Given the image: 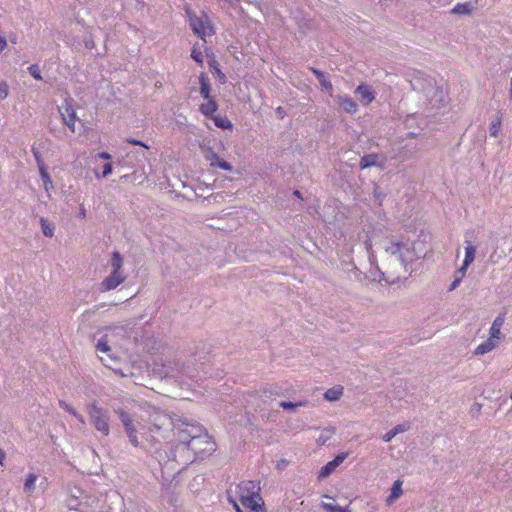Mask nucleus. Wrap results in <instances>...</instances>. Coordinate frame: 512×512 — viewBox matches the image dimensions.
Wrapping results in <instances>:
<instances>
[{"label": "nucleus", "instance_id": "1", "mask_svg": "<svg viewBox=\"0 0 512 512\" xmlns=\"http://www.w3.org/2000/svg\"><path fill=\"white\" fill-rule=\"evenodd\" d=\"M162 418V425L167 422L178 441L175 445L171 444L169 450H162L156 444L151 445L150 452L158 462L163 477L174 476L198 457L202 458L215 450V442L201 425L182 418L172 419L166 415Z\"/></svg>", "mask_w": 512, "mask_h": 512}, {"label": "nucleus", "instance_id": "2", "mask_svg": "<svg viewBox=\"0 0 512 512\" xmlns=\"http://www.w3.org/2000/svg\"><path fill=\"white\" fill-rule=\"evenodd\" d=\"M256 486L253 481L241 482L236 487V496L234 497L230 491H227V500L234 507L236 512H244L242 507L247 509V512H256Z\"/></svg>", "mask_w": 512, "mask_h": 512}, {"label": "nucleus", "instance_id": "3", "mask_svg": "<svg viewBox=\"0 0 512 512\" xmlns=\"http://www.w3.org/2000/svg\"><path fill=\"white\" fill-rule=\"evenodd\" d=\"M410 83L413 90L423 93L431 105L435 106L444 101L443 91L435 87L431 80L415 77Z\"/></svg>", "mask_w": 512, "mask_h": 512}, {"label": "nucleus", "instance_id": "4", "mask_svg": "<svg viewBox=\"0 0 512 512\" xmlns=\"http://www.w3.org/2000/svg\"><path fill=\"white\" fill-rule=\"evenodd\" d=\"M87 413L94 428L103 436L110 434V418L108 412L96 402L87 405Z\"/></svg>", "mask_w": 512, "mask_h": 512}, {"label": "nucleus", "instance_id": "5", "mask_svg": "<svg viewBox=\"0 0 512 512\" xmlns=\"http://www.w3.org/2000/svg\"><path fill=\"white\" fill-rule=\"evenodd\" d=\"M186 13L192 31L204 42H206V37L214 34V30L209 17L205 13H202L200 16H198L190 9H187Z\"/></svg>", "mask_w": 512, "mask_h": 512}, {"label": "nucleus", "instance_id": "6", "mask_svg": "<svg viewBox=\"0 0 512 512\" xmlns=\"http://www.w3.org/2000/svg\"><path fill=\"white\" fill-rule=\"evenodd\" d=\"M114 412L118 415L130 444L134 447H140L137 429L131 415L122 408H117Z\"/></svg>", "mask_w": 512, "mask_h": 512}, {"label": "nucleus", "instance_id": "7", "mask_svg": "<svg viewBox=\"0 0 512 512\" xmlns=\"http://www.w3.org/2000/svg\"><path fill=\"white\" fill-rule=\"evenodd\" d=\"M386 252L395 257V260L399 261L404 267L409 261H412L411 251L407 243L393 242L386 247Z\"/></svg>", "mask_w": 512, "mask_h": 512}, {"label": "nucleus", "instance_id": "8", "mask_svg": "<svg viewBox=\"0 0 512 512\" xmlns=\"http://www.w3.org/2000/svg\"><path fill=\"white\" fill-rule=\"evenodd\" d=\"M59 113L65 125L72 131L75 132V123L77 116L73 108V99L67 97L64 99V103L58 108Z\"/></svg>", "mask_w": 512, "mask_h": 512}, {"label": "nucleus", "instance_id": "9", "mask_svg": "<svg viewBox=\"0 0 512 512\" xmlns=\"http://www.w3.org/2000/svg\"><path fill=\"white\" fill-rule=\"evenodd\" d=\"M348 454L346 452H341L337 454L333 460L327 462L318 472V479L323 480L329 477L335 469L343 463V461L347 458Z\"/></svg>", "mask_w": 512, "mask_h": 512}, {"label": "nucleus", "instance_id": "10", "mask_svg": "<svg viewBox=\"0 0 512 512\" xmlns=\"http://www.w3.org/2000/svg\"><path fill=\"white\" fill-rule=\"evenodd\" d=\"M161 429H162L161 425L155 424L154 430H152V432H154L155 435H150L149 437L146 438V442L148 443V445L145 446V449L149 453H151L150 448H151L152 444H156L157 447L161 448L162 450H169V447L171 444L175 445L178 443V441H176L177 437L173 435V438L169 442H167L164 447H162V445L160 444V441L158 439V437L161 436ZM162 438H165V435H162Z\"/></svg>", "mask_w": 512, "mask_h": 512}, {"label": "nucleus", "instance_id": "11", "mask_svg": "<svg viewBox=\"0 0 512 512\" xmlns=\"http://www.w3.org/2000/svg\"><path fill=\"white\" fill-rule=\"evenodd\" d=\"M86 498L84 491L74 486L70 489L68 497L66 499V504L69 509H78V507L82 506L85 502L83 501Z\"/></svg>", "mask_w": 512, "mask_h": 512}, {"label": "nucleus", "instance_id": "12", "mask_svg": "<svg viewBox=\"0 0 512 512\" xmlns=\"http://www.w3.org/2000/svg\"><path fill=\"white\" fill-rule=\"evenodd\" d=\"M125 280V276L120 271H113L101 282V291H110L118 287Z\"/></svg>", "mask_w": 512, "mask_h": 512}, {"label": "nucleus", "instance_id": "13", "mask_svg": "<svg viewBox=\"0 0 512 512\" xmlns=\"http://www.w3.org/2000/svg\"><path fill=\"white\" fill-rule=\"evenodd\" d=\"M385 158L378 153H370L365 154L361 157L359 161V168L361 170L368 169L371 167H381L383 166Z\"/></svg>", "mask_w": 512, "mask_h": 512}, {"label": "nucleus", "instance_id": "14", "mask_svg": "<svg viewBox=\"0 0 512 512\" xmlns=\"http://www.w3.org/2000/svg\"><path fill=\"white\" fill-rule=\"evenodd\" d=\"M355 94L359 96L363 105H369L375 99V93L371 87L365 83L360 84L355 89Z\"/></svg>", "mask_w": 512, "mask_h": 512}, {"label": "nucleus", "instance_id": "15", "mask_svg": "<svg viewBox=\"0 0 512 512\" xmlns=\"http://www.w3.org/2000/svg\"><path fill=\"white\" fill-rule=\"evenodd\" d=\"M337 103L339 106L349 114H355L358 110V105L356 101L348 96V95H337L336 97Z\"/></svg>", "mask_w": 512, "mask_h": 512}, {"label": "nucleus", "instance_id": "16", "mask_svg": "<svg viewBox=\"0 0 512 512\" xmlns=\"http://www.w3.org/2000/svg\"><path fill=\"white\" fill-rule=\"evenodd\" d=\"M310 70L313 73V75L317 78L321 88L324 91L328 92L330 96H333V85L331 81L328 79L326 73L314 67H311Z\"/></svg>", "mask_w": 512, "mask_h": 512}, {"label": "nucleus", "instance_id": "17", "mask_svg": "<svg viewBox=\"0 0 512 512\" xmlns=\"http://www.w3.org/2000/svg\"><path fill=\"white\" fill-rule=\"evenodd\" d=\"M476 4L477 0H474L473 2L458 3L453 7L451 13L457 15H471Z\"/></svg>", "mask_w": 512, "mask_h": 512}, {"label": "nucleus", "instance_id": "18", "mask_svg": "<svg viewBox=\"0 0 512 512\" xmlns=\"http://www.w3.org/2000/svg\"><path fill=\"white\" fill-rule=\"evenodd\" d=\"M207 102L200 105V112L205 116H212L217 111V103L212 98H206Z\"/></svg>", "mask_w": 512, "mask_h": 512}, {"label": "nucleus", "instance_id": "19", "mask_svg": "<svg viewBox=\"0 0 512 512\" xmlns=\"http://www.w3.org/2000/svg\"><path fill=\"white\" fill-rule=\"evenodd\" d=\"M465 238V242L468 245L465 247V258L463 262H465V266H470L475 259L476 248L471 244V241L468 240V233H466Z\"/></svg>", "mask_w": 512, "mask_h": 512}, {"label": "nucleus", "instance_id": "20", "mask_svg": "<svg viewBox=\"0 0 512 512\" xmlns=\"http://www.w3.org/2000/svg\"><path fill=\"white\" fill-rule=\"evenodd\" d=\"M504 323V316L499 315L495 318V320L492 323V326L490 328V337L493 339H500L501 338V327Z\"/></svg>", "mask_w": 512, "mask_h": 512}, {"label": "nucleus", "instance_id": "21", "mask_svg": "<svg viewBox=\"0 0 512 512\" xmlns=\"http://www.w3.org/2000/svg\"><path fill=\"white\" fill-rule=\"evenodd\" d=\"M199 83H200V94H201V96L204 99L211 97L210 96L211 87H210L209 79H208V77L206 76L205 73H201L200 74V76H199Z\"/></svg>", "mask_w": 512, "mask_h": 512}, {"label": "nucleus", "instance_id": "22", "mask_svg": "<svg viewBox=\"0 0 512 512\" xmlns=\"http://www.w3.org/2000/svg\"><path fill=\"white\" fill-rule=\"evenodd\" d=\"M409 428L407 424H398L395 427H393L391 430L386 432L382 439L384 442H390L397 434L402 433L406 431Z\"/></svg>", "mask_w": 512, "mask_h": 512}, {"label": "nucleus", "instance_id": "23", "mask_svg": "<svg viewBox=\"0 0 512 512\" xmlns=\"http://www.w3.org/2000/svg\"><path fill=\"white\" fill-rule=\"evenodd\" d=\"M207 159L210 160L212 166H216L227 171H230L232 169V166L228 162L224 161L213 152L211 153L210 156L207 157Z\"/></svg>", "mask_w": 512, "mask_h": 512}, {"label": "nucleus", "instance_id": "24", "mask_svg": "<svg viewBox=\"0 0 512 512\" xmlns=\"http://www.w3.org/2000/svg\"><path fill=\"white\" fill-rule=\"evenodd\" d=\"M343 394L342 386H334L324 393V399L330 402L337 401Z\"/></svg>", "mask_w": 512, "mask_h": 512}, {"label": "nucleus", "instance_id": "25", "mask_svg": "<svg viewBox=\"0 0 512 512\" xmlns=\"http://www.w3.org/2000/svg\"><path fill=\"white\" fill-rule=\"evenodd\" d=\"M402 481L396 480L390 489V494L387 498V502L391 503L397 500L402 495Z\"/></svg>", "mask_w": 512, "mask_h": 512}, {"label": "nucleus", "instance_id": "26", "mask_svg": "<svg viewBox=\"0 0 512 512\" xmlns=\"http://www.w3.org/2000/svg\"><path fill=\"white\" fill-rule=\"evenodd\" d=\"M495 347L496 343L494 342L493 338L490 337L489 339L478 345L474 353L476 355H483L490 352Z\"/></svg>", "mask_w": 512, "mask_h": 512}, {"label": "nucleus", "instance_id": "27", "mask_svg": "<svg viewBox=\"0 0 512 512\" xmlns=\"http://www.w3.org/2000/svg\"><path fill=\"white\" fill-rule=\"evenodd\" d=\"M59 406L65 410L66 412H68L69 414H71L73 417H75L82 426H85L86 422H85V419L84 417L78 413L71 405L67 404L65 401L63 400H60L59 401Z\"/></svg>", "mask_w": 512, "mask_h": 512}, {"label": "nucleus", "instance_id": "28", "mask_svg": "<svg viewBox=\"0 0 512 512\" xmlns=\"http://www.w3.org/2000/svg\"><path fill=\"white\" fill-rule=\"evenodd\" d=\"M36 480H37V475L34 473H30L27 476V478L24 482V486H23V490L25 493L31 494L34 492Z\"/></svg>", "mask_w": 512, "mask_h": 512}, {"label": "nucleus", "instance_id": "29", "mask_svg": "<svg viewBox=\"0 0 512 512\" xmlns=\"http://www.w3.org/2000/svg\"><path fill=\"white\" fill-rule=\"evenodd\" d=\"M39 173H40L41 179H42L43 184H44V189L48 193V196L50 197V193L49 192H50L51 189H53V183H52L51 177L48 174L46 168L40 170Z\"/></svg>", "mask_w": 512, "mask_h": 512}, {"label": "nucleus", "instance_id": "30", "mask_svg": "<svg viewBox=\"0 0 512 512\" xmlns=\"http://www.w3.org/2000/svg\"><path fill=\"white\" fill-rule=\"evenodd\" d=\"M307 403H308L307 401H299V402L281 401L279 403V407H281L287 411H294L298 407L306 406Z\"/></svg>", "mask_w": 512, "mask_h": 512}, {"label": "nucleus", "instance_id": "31", "mask_svg": "<svg viewBox=\"0 0 512 512\" xmlns=\"http://www.w3.org/2000/svg\"><path fill=\"white\" fill-rule=\"evenodd\" d=\"M42 233L46 237H52L54 235V226L45 218L40 219Z\"/></svg>", "mask_w": 512, "mask_h": 512}, {"label": "nucleus", "instance_id": "32", "mask_svg": "<svg viewBox=\"0 0 512 512\" xmlns=\"http://www.w3.org/2000/svg\"><path fill=\"white\" fill-rule=\"evenodd\" d=\"M501 121H502V118H501V116H498V115L491 121L490 128H489L491 137L498 136V132H499V129L501 126Z\"/></svg>", "mask_w": 512, "mask_h": 512}, {"label": "nucleus", "instance_id": "33", "mask_svg": "<svg viewBox=\"0 0 512 512\" xmlns=\"http://www.w3.org/2000/svg\"><path fill=\"white\" fill-rule=\"evenodd\" d=\"M373 195L375 201L378 203V205L381 206L386 197V193L381 189V187L377 183H374Z\"/></svg>", "mask_w": 512, "mask_h": 512}, {"label": "nucleus", "instance_id": "34", "mask_svg": "<svg viewBox=\"0 0 512 512\" xmlns=\"http://www.w3.org/2000/svg\"><path fill=\"white\" fill-rule=\"evenodd\" d=\"M123 264L122 257L119 252H113L111 266L113 271H120Z\"/></svg>", "mask_w": 512, "mask_h": 512}, {"label": "nucleus", "instance_id": "35", "mask_svg": "<svg viewBox=\"0 0 512 512\" xmlns=\"http://www.w3.org/2000/svg\"><path fill=\"white\" fill-rule=\"evenodd\" d=\"M214 124L222 129L232 128L231 122L226 117L215 116L213 117Z\"/></svg>", "mask_w": 512, "mask_h": 512}, {"label": "nucleus", "instance_id": "36", "mask_svg": "<svg viewBox=\"0 0 512 512\" xmlns=\"http://www.w3.org/2000/svg\"><path fill=\"white\" fill-rule=\"evenodd\" d=\"M113 171V166L110 162H107L103 165L102 167V173H99L97 170L94 171V174H95V177L96 178H106L108 177Z\"/></svg>", "mask_w": 512, "mask_h": 512}, {"label": "nucleus", "instance_id": "37", "mask_svg": "<svg viewBox=\"0 0 512 512\" xmlns=\"http://www.w3.org/2000/svg\"><path fill=\"white\" fill-rule=\"evenodd\" d=\"M96 349L102 353H108L110 351V347L108 345V340L106 336L101 337L97 341Z\"/></svg>", "mask_w": 512, "mask_h": 512}, {"label": "nucleus", "instance_id": "38", "mask_svg": "<svg viewBox=\"0 0 512 512\" xmlns=\"http://www.w3.org/2000/svg\"><path fill=\"white\" fill-rule=\"evenodd\" d=\"M179 373L181 374V376H179L178 374H174L173 371L171 370H167L166 372V375L167 376H171V377H175V378H181L182 376H187V377H190V378H193L195 377L194 375H192L189 371V368L188 367H184L182 366L181 370L179 371Z\"/></svg>", "mask_w": 512, "mask_h": 512}, {"label": "nucleus", "instance_id": "39", "mask_svg": "<svg viewBox=\"0 0 512 512\" xmlns=\"http://www.w3.org/2000/svg\"><path fill=\"white\" fill-rule=\"evenodd\" d=\"M31 151H32L33 156H34V158L36 160V163H37L39 171L42 170V169H45L46 166H45V163H44V161H43V159L41 157V154H40L39 150L37 148H35V147H32Z\"/></svg>", "mask_w": 512, "mask_h": 512}, {"label": "nucleus", "instance_id": "40", "mask_svg": "<svg viewBox=\"0 0 512 512\" xmlns=\"http://www.w3.org/2000/svg\"><path fill=\"white\" fill-rule=\"evenodd\" d=\"M191 58L199 65H203L202 53L196 46H194L191 51Z\"/></svg>", "mask_w": 512, "mask_h": 512}, {"label": "nucleus", "instance_id": "41", "mask_svg": "<svg viewBox=\"0 0 512 512\" xmlns=\"http://www.w3.org/2000/svg\"><path fill=\"white\" fill-rule=\"evenodd\" d=\"M28 71L30 73V75L36 79V80H41L42 79V76H41V73H40V69H39V66L37 64H32L28 67Z\"/></svg>", "mask_w": 512, "mask_h": 512}, {"label": "nucleus", "instance_id": "42", "mask_svg": "<svg viewBox=\"0 0 512 512\" xmlns=\"http://www.w3.org/2000/svg\"><path fill=\"white\" fill-rule=\"evenodd\" d=\"M8 93H9V89H8V85L6 82H1L0 83V99H5L7 98L8 96Z\"/></svg>", "mask_w": 512, "mask_h": 512}, {"label": "nucleus", "instance_id": "43", "mask_svg": "<svg viewBox=\"0 0 512 512\" xmlns=\"http://www.w3.org/2000/svg\"><path fill=\"white\" fill-rule=\"evenodd\" d=\"M258 485H260V481H258ZM260 490H261V488H260V486H258V504H257L258 512H265L264 501L260 496Z\"/></svg>", "mask_w": 512, "mask_h": 512}, {"label": "nucleus", "instance_id": "44", "mask_svg": "<svg viewBox=\"0 0 512 512\" xmlns=\"http://www.w3.org/2000/svg\"><path fill=\"white\" fill-rule=\"evenodd\" d=\"M126 142L129 143V144H132V145L141 146V147H143L145 149H149V146H147L144 142H142L140 140H136L134 138H127Z\"/></svg>", "mask_w": 512, "mask_h": 512}, {"label": "nucleus", "instance_id": "45", "mask_svg": "<svg viewBox=\"0 0 512 512\" xmlns=\"http://www.w3.org/2000/svg\"><path fill=\"white\" fill-rule=\"evenodd\" d=\"M468 267L469 266H465V262H463L462 266L456 270L455 276L462 279L465 276Z\"/></svg>", "mask_w": 512, "mask_h": 512}, {"label": "nucleus", "instance_id": "46", "mask_svg": "<svg viewBox=\"0 0 512 512\" xmlns=\"http://www.w3.org/2000/svg\"><path fill=\"white\" fill-rule=\"evenodd\" d=\"M214 63H215V61H214V60H212V62L210 63V67H211V68H213L214 73H215V74H217V76H218L221 80H224V79H225V75L222 73V71H221L218 67L214 66Z\"/></svg>", "mask_w": 512, "mask_h": 512}, {"label": "nucleus", "instance_id": "47", "mask_svg": "<svg viewBox=\"0 0 512 512\" xmlns=\"http://www.w3.org/2000/svg\"><path fill=\"white\" fill-rule=\"evenodd\" d=\"M481 408H482V405L479 404V403H474L471 410H470V413L473 417H475L476 415H478L481 411Z\"/></svg>", "mask_w": 512, "mask_h": 512}, {"label": "nucleus", "instance_id": "48", "mask_svg": "<svg viewBox=\"0 0 512 512\" xmlns=\"http://www.w3.org/2000/svg\"><path fill=\"white\" fill-rule=\"evenodd\" d=\"M461 281H462V279L460 277L455 276L454 280L452 281V283L449 286L448 291L455 290L460 285Z\"/></svg>", "mask_w": 512, "mask_h": 512}, {"label": "nucleus", "instance_id": "49", "mask_svg": "<svg viewBox=\"0 0 512 512\" xmlns=\"http://www.w3.org/2000/svg\"><path fill=\"white\" fill-rule=\"evenodd\" d=\"M7 46V40L4 34L0 31V52H2Z\"/></svg>", "mask_w": 512, "mask_h": 512}, {"label": "nucleus", "instance_id": "50", "mask_svg": "<svg viewBox=\"0 0 512 512\" xmlns=\"http://www.w3.org/2000/svg\"><path fill=\"white\" fill-rule=\"evenodd\" d=\"M337 505H334L332 503H323L322 504V507L327 511V512H334V509Z\"/></svg>", "mask_w": 512, "mask_h": 512}, {"label": "nucleus", "instance_id": "51", "mask_svg": "<svg viewBox=\"0 0 512 512\" xmlns=\"http://www.w3.org/2000/svg\"><path fill=\"white\" fill-rule=\"evenodd\" d=\"M78 217L81 219H84L86 217V209L83 204H80L79 206Z\"/></svg>", "mask_w": 512, "mask_h": 512}, {"label": "nucleus", "instance_id": "52", "mask_svg": "<svg viewBox=\"0 0 512 512\" xmlns=\"http://www.w3.org/2000/svg\"><path fill=\"white\" fill-rule=\"evenodd\" d=\"M97 157L103 160H110L112 158L108 152H100L97 154Z\"/></svg>", "mask_w": 512, "mask_h": 512}, {"label": "nucleus", "instance_id": "53", "mask_svg": "<svg viewBox=\"0 0 512 512\" xmlns=\"http://www.w3.org/2000/svg\"><path fill=\"white\" fill-rule=\"evenodd\" d=\"M351 266H352L351 271L354 273L355 277L357 279H360L362 272L354 264H351Z\"/></svg>", "mask_w": 512, "mask_h": 512}, {"label": "nucleus", "instance_id": "54", "mask_svg": "<svg viewBox=\"0 0 512 512\" xmlns=\"http://www.w3.org/2000/svg\"><path fill=\"white\" fill-rule=\"evenodd\" d=\"M334 512H351V510L349 509V507H341V506H336L335 509H334Z\"/></svg>", "mask_w": 512, "mask_h": 512}, {"label": "nucleus", "instance_id": "55", "mask_svg": "<svg viewBox=\"0 0 512 512\" xmlns=\"http://www.w3.org/2000/svg\"><path fill=\"white\" fill-rule=\"evenodd\" d=\"M275 112L279 119H283L285 112L282 107H278Z\"/></svg>", "mask_w": 512, "mask_h": 512}, {"label": "nucleus", "instance_id": "56", "mask_svg": "<svg viewBox=\"0 0 512 512\" xmlns=\"http://www.w3.org/2000/svg\"><path fill=\"white\" fill-rule=\"evenodd\" d=\"M6 457L5 452L0 448V465H3V461Z\"/></svg>", "mask_w": 512, "mask_h": 512}, {"label": "nucleus", "instance_id": "57", "mask_svg": "<svg viewBox=\"0 0 512 512\" xmlns=\"http://www.w3.org/2000/svg\"><path fill=\"white\" fill-rule=\"evenodd\" d=\"M294 195H295V196H297V197H299V198L301 197V193H300V191H299V190H295V191H294Z\"/></svg>", "mask_w": 512, "mask_h": 512}, {"label": "nucleus", "instance_id": "58", "mask_svg": "<svg viewBox=\"0 0 512 512\" xmlns=\"http://www.w3.org/2000/svg\"><path fill=\"white\" fill-rule=\"evenodd\" d=\"M408 136H409V137H411V138H412V137H416V136H417V133H415V132H410V133L408 134Z\"/></svg>", "mask_w": 512, "mask_h": 512}, {"label": "nucleus", "instance_id": "59", "mask_svg": "<svg viewBox=\"0 0 512 512\" xmlns=\"http://www.w3.org/2000/svg\"><path fill=\"white\" fill-rule=\"evenodd\" d=\"M509 94H510V97L512 98V78H511V87H510Z\"/></svg>", "mask_w": 512, "mask_h": 512}, {"label": "nucleus", "instance_id": "60", "mask_svg": "<svg viewBox=\"0 0 512 512\" xmlns=\"http://www.w3.org/2000/svg\"><path fill=\"white\" fill-rule=\"evenodd\" d=\"M510 398L512 399V393H511V396H510Z\"/></svg>", "mask_w": 512, "mask_h": 512}]
</instances>
